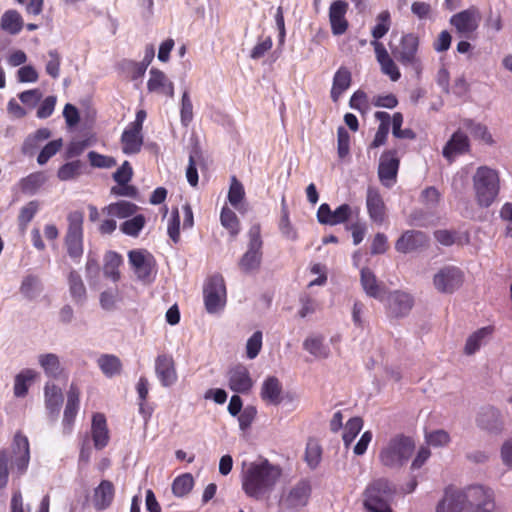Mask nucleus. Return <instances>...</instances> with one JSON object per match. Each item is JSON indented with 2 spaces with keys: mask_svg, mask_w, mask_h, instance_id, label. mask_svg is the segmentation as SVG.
I'll return each instance as SVG.
<instances>
[{
  "mask_svg": "<svg viewBox=\"0 0 512 512\" xmlns=\"http://www.w3.org/2000/svg\"><path fill=\"white\" fill-rule=\"evenodd\" d=\"M282 476V468L268 459L252 462L242 473V489L248 497L261 500L269 495Z\"/></svg>",
  "mask_w": 512,
  "mask_h": 512,
  "instance_id": "1",
  "label": "nucleus"
},
{
  "mask_svg": "<svg viewBox=\"0 0 512 512\" xmlns=\"http://www.w3.org/2000/svg\"><path fill=\"white\" fill-rule=\"evenodd\" d=\"M416 448L414 439L404 434L392 436L379 451L380 464L388 469H400L411 458Z\"/></svg>",
  "mask_w": 512,
  "mask_h": 512,
  "instance_id": "2",
  "label": "nucleus"
},
{
  "mask_svg": "<svg viewBox=\"0 0 512 512\" xmlns=\"http://www.w3.org/2000/svg\"><path fill=\"white\" fill-rule=\"evenodd\" d=\"M395 493L396 488L388 479H375L363 492V506L368 512H393L391 501Z\"/></svg>",
  "mask_w": 512,
  "mask_h": 512,
  "instance_id": "3",
  "label": "nucleus"
},
{
  "mask_svg": "<svg viewBox=\"0 0 512 512\" xmlns=\"http://www.w3.org/2000/svg\"><path fill=\"white\" fill-rule=\"evenodd\" d=\"M475 200L480 207H489L496 200L500 191V178L496 170L480 166L473 175Z\"/></svg>",
  "mask_w": 512,
  "mask_h": 512,
  "instance_id": "4",
  "label": "nucleus"
},
{
  "mask_svg": "<svg viewBox=\"0 0 512 512\" xmlns=\"http://www.w3.org/2000/svg\"><path fill=\"white\" fill-rule=\"evenodd\" d=\"M420 39L415 33L404 34L400 42L391 48L393 57L403 66L411 68L420 78L423 70L422 60L418 55Z\"/></svg>",
  "mask_w": 512,
  "mask_h": 512,
  "instance_id": "5",
  "label": "nucleus"
},
{
  "mask_svg": "<svg viewBox=\"0 0 512 512\" xmlns=\"http://www.w3.org/2000/svg\"><path fill=\"white\" fill-rule=\"evenodd\" d=\"M467 512H493L495 509L494 492L483 485H471L463 490Z\"/></svg>",
  "mask_w": 512,
  "mask_h": 512,
  "instance_id": "6",
  "label": "nucleus"
},
{
  "mask_svg": "<svg viewBox=\"0 0 512 512\" xmlns=\"http://www.w3.org/2000/svg\"><path fill=\"white\" fill-rule=\"evenodd\" d=\"M259 224L251 226L248 232V249L239 260L238 266L242 272L249 274L260 268L262 261V239Z\"/></svg>",
  "mask_w": 512,
  "mask_h": 512,
  "instance_id": "7",
  "label": "nucleus"
},
{
  "mask_svg": "<svg viewBox=\"0 0 512 512\" xmlns=\"http://www.w3.org/2000/svg\"><path fill=\"white\" fill-rule=\"evenodd\" d=\"M68 228L65 235L67 253L71 258H80L83 254V221L84 215L80 211L68 214Z\"/></svg>",
  "mask_w": 512,
  "mask_h": 512,
  "instance_id": "8",
  "label": "nucleus"
},
{
  "mask_svg": "<svg viewBox=\"0 0 512 512\" xmlns=\"http://www.w3.org/2000/svg\"><path fill=\"white\" fill-rule=\"evenodd\" d=\"M311 484L309 480L298 481L286 492H283L279 500L281 511H299L308 504L311 496Z\"/></svg>",
  "mask_w": 512,
  "mask_h": 512,
  "instance_id": "9",
  "label": "nucleus"
},
{
  "mask_svg": "<svg viewBox=\"0 0 512 512\" xmlns=\"http://www.w3.org/2000/svg\"><path fill=\"white\" fill-rule=\"evenodd\" d=\"M481 19L480 10L476 6H470L468 9L452 15L449 22L456 29L460 38L474 39Z\"/></svg>",
  "mask_w": 512,
  "mask_h": 512,
  "instance_id": "10",
  "label": "nucleus"
},
{
  "mask_svg": "<svg viewBox=\"0 0 512 512\" xmlns=\"http://www.w3.org/2000/svg\"><path fill=\"white\" fill-rule=\"evenodd\" d=\"M205 308L209 313H216L226 303V287L221 275L211 276L204 286Z\"/></svg>",
  "mask_w": 512,
  "mask_h": 512,
  "instance_id": "11",
  "label": "nucleus"
},
{
  "mask_svg": "<svg viewBox=\"0 0 512 512\" xmlns=\"http://www.w3.org/2000/svg\"><path fill=\"white\" fill-rule=\"evenodd\" d=\"M464 282L463 271L452 265L442 267L433 277L435 289L443 294H452L458 290Z\"/></svg>",
  "mask_w": 512,
  "mask_h": 512,
  "instance_id": "12",
  "label": "nucleus"
},
{
  "mask_svg": "<svg viewBox=\"0 0 512 512\" xmlns=\"http://www.w3.org/2000/svg\"><path fill=\"white\" fill-rule=\"evenodd\" d=\"M129 263L137 278L144 283L153 281L155 260L152 254L143 249L131 250L128 253Z\"/></svg>",
  "mask_w": 512,
  "mask_h": 512,
  "instance_id": "13",
  "label": "nucleus"
},
{
  "mask_svg": "<svg viewBox=\"0 0 512 512\" xmlns=\"http://www.w3.org/2000/svg\"><path fill=\"white\" fill-rule=\"evenodd\" d=\"M352 213L353 209L349 204H342L332 211L329 204L323 203L318 208L317 220L322 225L335 226L347 222Z\"/></svg>",
  "mask_w": 512,
  "mask_h": 512,
  "instance_id": "14",
  "label": "nucleus"
},
{
  "mask_svg": "<svg viewBox=\"0 0 512 512\" xmlns=\"http://www.w3.org/2000/svg\"><path fill=\"white\" fill-rule=\"evenodd\" d=\"M429 244L428 235L420 230H407L395 242V249L399 253L408 254Z\"/></svg>",
  "mask_w": 512,
  "mask_h": 512,
  "instance_id": "15",
  "label": "nucleus"
},
{
  "mask_svg": "<svg viewBox=\"0 0 512 512\" xmlns=\"http://www.w3.org/2000/svg\"><path fill=\"white\" fill-rule=\"evenodd\" d=\"M13 460L12 465L16 467L17 472L22 475L26 472L30 461L29 441L20 431L14 435L11 444Z\"/></svg>",
  "mask_w": 512,
  "mask_h": 512,
  "instance_id": "16",
  "label": "nucleus"
},
{
  "mask_svg": "<svg viewBox=\"0 0 512 512\" xmlns=\"http://www.w3.org/2000/svg\"><path fill=\"white\" fill-rule=\"evenodd\" d=\"M476 422L480 429L485 430L490 434L498 435L504 430L502 414L493 406L483 407L478 413Z\"/></svg>",
  "mask_w": 512,
  "mask_h": 512,
  "instance_id": "17",
  "label": "nucleus"
},
{
  "mask_svg": "<svg viewBox=\"0 0 512 512\" xmlns=\"http://www.w3.org/2000/svg\"><path fill=\"white\" fill-rule=\"evenodd\" d=\"M249 370L243 364H237L228 371V386L237 393L248 394L253 387Z\"/></svg>",
  "mask_w": 512,
  "mask_h": 512,
  "instance_id": "18",
  "label": "nucleus"
},
{
  "mask_svg": "<svg viewBox=\"0 0 512 512\" xmlns=\"http://www.w3.org/2000/svg\"><path fill=\"white\" fill-rule=\"evenodd\" d=\"M396 153V150H388L380 157L378 176L385 186H390V182L396 179L400 163Z\"/></svg>",
  "mask_w": 512,
  "mask_h": 512,
  "instance_id": "19",
  "label": "nucleus"
},
{
  "mask_svg": "<svg viewBox=\"0 0 512 512\" xmlns=\"http://www.w3.org/2000/svg\"><path fill=\"white\" fill-rule=\"evenodd\" d=\"M155 372L161 384L165 387L173 385L177 380L175 363L172 356L158 355L155 360Z\"/></svg>",
  "mask_w": 512,
  "mask_h": 512,
  "instance_id": "20",
  "label": "nucleus"
},
{
  "mask_svg": "<svg viewBox=\"0 0 512 512\" xmlns=\"http://www.w3.org/2000/svg\"><path fill=\"white\" fill-rule=\"evenodd\" d=\"M469 150L470 141L468 136L464 132L458 130L454 132L451 138L447 141L443 147L442 154L444 158L449 162H452L456 156L467 153Z\"/></svg>",
  "mask_w": 512,
  "mask_h": 512,
  "instance_id": "21",
  "label": "nucleus"
},
{
  "mask_svg": "<svg viewBox=\"0 0 512 512\" xmlns=\"http://www.w3.org/2000/svg\"><path fill=\"white\" fill-rule=\"evenodd\" d=\"M348 10V3L344 0L334 1L329 8V21L334 35H342L348 28V21L345 14Z\"/></svg>",
  "mask_w": 512,
  "mask_h": 512,
  "instance_id": "22",
  "label": "nucleus"
},
{
  "mask_svg": "<svg viewBox=\"0 0 512 512\" xmlns=\"http://www.w3.org/2000/svg\"><path fill=\"white\" fill-rule=\"evenodd\" d=\"M371 44L374 47L382 73L389 76L392 81L399 80L401 73L384 45L379 41H372Z\"/></svg>",
  "mask_w": 512,
  "mask_h": 512,
  "instance_id": "23",
  "label": "nucleus"
},
{
  "mask_svg": "<svg viewBox=\"0 0 512 512\" xmlns=\"http://www.w3.org/2000/svg\"><path fill=\"white\" fill-rule=\"evenodd\" d=\"M387 302L388 310L394 317L407 315L414 304L412 296L401 291L391 292L387 298Z\"/></svg>",
  "mask_w": 512,
  "mask_h": 512,
  "instance_id": "24",
  "label": "nucleus"
},
{
  "mask_svg": "<svg viewBox=\"0 0 512 512\" xmlns=\"http://www.w3.org/2000/svg\"><path fill=\"white\" fill-rule=\"evenodd\" d=\"M465 509L464 492L452 487L445 489L443 498L436 506V512H461Z\"/></svg>",
  "mask_w": 512,
  "mask_h": 512,
  "instance_id": "25",
  "label": "nucleus"
},
{
  "mask_svg": "<svg viewBox=\"0 0 512 512\" xmlns=\"http://www.w3.org/2000/svg\"><path fill=\"white\" fill-rule=\"evenodd\" d=\"M115 487L109 480H102L94 489L92 503L96 510L102 511L109 508L114 500Z\"/></svg>",
  "mask_w": 512,
  "mask_h": 512,
  "instance_id": "26",
  "label": "nucleus"
},
{
  "mask_svg": "<svg viewBox=\"0 0 512 512\" xmlns=\"http://www.w3.org/2000/svg\"><path fill=\"white\" fill-rule=\"evenodd\" d=\"M366 205L370 219L377 224H382L386 216V207L377 189L368 188Z\"/></svg>",
  "mask_w": 512,
  "mask_h": 512,
  "instance_id": "27",
  "label": "nucleus"
},
{
  "mask_svg": "<svg viewBox=\"0 0 512 512\" xmlns=\"http://www.w3.org/2000/svg\"><path fill=\"white\" fill-rule=\"evenodd\" d=\"M360 283L364 292L372 298L382 300L385 295V286L378 282L374 272L364 267L360 272Z\"/></svg>",
  "mask_w": 512,
  "mask_h": 512,
  "instance_id": "28",
  "label": "nucleus"
},
{
  "mask_svg": "<svg viewBox=\"0 0 512 512\" xmlns=\"http://www.w3.org/2000/svg\"><path fill=\"white\" fill-rule=\"evenodd\" d=\"M283 387L280 380L275 376H268L262 386L261 399L271 405H279L282 401Z\"/></svg>",
  "mask_w": 512,
  "mask_h": 512,
  "instance_id": "29",
  "label": "nucleus"
},
{
  "mask_svg": "<svg viewBox=\"0 0 512 512\" xmlns=\"http://www.w3.org/2000/svg\"><path fill=\"white\" fill-rule=\"evenodd\" d=\"M147 88L150 92H158L167 95L170 98L174 97V85L168 80L164 72L152 68L150 70V78L147 82Z\"/></svg>",
  "mask_w": 512,
  "mask_h": 512,
  "instance_id": "30",
  "label": "nucleus"
},
{
  "mask_svg": "<svg viewBox=\"0 0 512 512\" xmlns=\"http://www.w3.org/2000/svg\"><path fill=\"white\" fill-rule=\"evenodd\" d=\"M142 130H135L134 127L128 126L121 136L122 151L125 154H137L143 145Z\"/></svg>",
  "mask_w": 512,
  "mask_h": 512,
  "instance_id": "31",
  "label": "nucleus"
},
{
  "mask_svg": "<svg viewBox=\"0 0 512 512\" xmlns=\"http://www.w3.org/2000/svg\"><path fill=\"white\" fill-rule=\"evenodd\" d=\"M92 438L96 449H103L109 442V432L106 418L101 413H96L92 418Z\"/></svg>",
  "mask_w": 512,
  "mask_h": 512,
  "instance_id": "32",
  "label": "nucleus"
},
{
  "mask_svg": "<svg viewBox=\"0 0 512 512\" xmlns=\"http://www.w3.org/2000/svg\"><path fill=\"white\" fill-rule=\"evenodd\" d=\"M63 403V394L59 387L54 384L45 386V404L52 420H56Z\"/></svg>",
  "mask_w": 512,
  "mask_h": 512,
  "instance_id": "33",
  "label": "nucleus"
},
{
  "mask_svg": "<svg viewBox=\"0 0 512 512\" xmlns=\"http://www.w3.org/2000/svg\"><path fill=\"white\" fill-rule=\"evenodd\" d=\"M351 81V72L348 70V68L340 67L336 71L331 89V98L334 102H337L344 91L350 87Z\"/></svg>",
  "mask_w": 512,
  "mask_h": 512,
  "instance_id": "34",
  "label": "nucleus"
},
{
  "mask_svg": "<svg viewBox=\"0 0 512 512\" xmlns=\"http://www.w3.org/2000/svg\"><path fill=\"white\" fill-rule=\"evenodd\" d=\"M69 292L76 304H84L87 299V292L80 274L72 270L68 275Z\"/></svg>",
  "mask_w": 512,
  "mask_h": 512,
  "instance_id": "35",
  "label": "nucleus"
},
{
  "mask_svg": "<svg viewBox=\"0 0 512 512\" xmlns=\"http://www.w3.org/2000/svg\"><path fill=\"white\" fill-rule=\"evenodd\" d=\"M493 333V327L486 326L472 333L466 340L464 353L473 355L485 343L486 339Z\"/></svg>",
  "mask_w": 512,
  "mask_h": 512,
  "instance_id": "36",
  "label": "nucleus"
},
{
  "mask_svg": "<svg viewBox=\"0 0 512 512\" xmlns=\"http://www.w3.org/2000/svg\"><path fill=\"white\" fill-rule=\"evenodd\" d=\"M138 206L129 201H118L111 203L103 209V212L110 217L127 218L136 213Z\"/></svg>",
  "mask_w": 512,
  "mask_h": 512,
  "instance_id": "37",
  "label": "nucleus"
},
{
  "mask_svg": "<svg viewBox=\"0 0 512 512\" xmlns=\"http://www.w3.org/2000/svg\"><path fill=\"white\" fill-rule=\"evenodd\" d=\"M97 364L103 374L109 378L119 375L122 371L121 360L112 354L101 355L97 360Z\"/></svg>",
  "mask_w": 512,
  "mask_h": 512,
  "instance_id": "38",
  "label": "nucleus"
},
{
  "mask_svg": "<svg viewBox=\"0 0 512 512\" xmlns=\"http://www.w3.org/2000/svg\"><path fill=\"white\" fill-rule=\"evenodd\" d=\"M104 261L103 272L105 277L117 282L120 279L119 266L123 262L121 255L117 252L109 251L105 254Z\"/></svg>",
  "mask_w": 512,
  "mask_h": 512,
  "instance_id": "39",
  "label": "nucleus"
},
{
  "mask_svg": "<svg viewBox=\"0 0 512 512\" xmlns=\"http://www.w3.org/2000/svg\"><path fill=\"white\" fill-rule=\"evenodd\" d=\"M0 27L9 34H18L23 27V19L16 10H7L1 17Z\"/></svg>",
  "mask_w": 512,
  "mask_h": 512,
  "instance_id": "40",
  "label": "nucleus"
},
{
  "mask_svg": "<svg viewBox=\"0 0 512 512\" xmlns=\"http://www.w3.org/2000/svg\"><path fill=\"white\" fill-rule=\"evenodd\" d=\"M303 348L316 358L326 359L330 355V349L324 344L322 336L306 338L303 342Z\"/></svg>",
  "mask_w": 512,
  "mask_h": 512,
  "instance_id": "41",
  "label": "nucleus"
},
{
  "mask_svg": "<svg viewBox=\"0 0 512 512\" xmlns=\"http://www.w3.org/2000/svg\"><path fill=\"white\" fill-rule=\"evenodd\" d=\"M244 196L245 191L242 183L238 181L235 176H232L228 192V200L230 204L241 213L245 211L244 203L242 202Z\"/></svg>",
  "mask_w": 512,
  "mask_h": 512,
  "instance_id": "42",
  "label": "nucleus"
},
{
  "mask_svg": "<svg viewBox=\"0 0 512 512\" xmlns=\"http://www.w3.org/2000/svg\"><path fill=\"white\" fill-rule=\"evenodd\" d=\"M46 180L44 173H32L20 181L21 191L24 194L33 195L44 185Z\"/></svg>",
  "mask_w": 512,
  "mask_h": 512,
  "instance_id": "43",
  "label": "nucleus"
},
{
  "mask_svg": "<svg viewBox=\"0 0 512 512\" xmlns=\"http://www.w3.org/2000/svg\"><path fill=\"white\" fill-rule=\"evenodd\" d=\"M35 377V372L31 369H24L15 376L14 395L16 397H25L28 393L29 385Z\"/></svg>",
  "mask_w": 512,
  "mask_h": 512,
  "instance_id": "44",
  "label": "nucleus"
},
{
  "mask_svg": "<svg viewBox=\"0 0 512 512\" xmlns=\"http://www.w3.org/2000/svg\"><path fill=\"white\" fill-rule=\"evenodd\" d=\"M83 167L80 160L67 162L58 169L57 176L61 181L73 180L82 174Z\"/></svg>",
  "mask_w": 512,
  "mask_h": 512,
  "instance_id": "45",
  "label": "nucleus"
},
{
  "mask_svg": "<svg viewBox=\"0 0 512 512\" xmlns=\"http://www.w3.org/2000/svg\"><path fill=\"white\" fill-rule=\"evenodd\" d=\"M42 290L41 282L39 278L35 275H27L24 277L21 286L20 292L28 299H33L37 297Z\"/></svg>",
  "mask_w": 512,
  "mask_h": 512,
  "instance_id": "46",
  "label": "nucleus"
},
{
  "mask_svg": "<svg viewBox=\"0 0 512 512\" xmlns=\"http://www.w3.org/2000/svg\"><path fill=\"white\" fill-rule=\"evenodd\" d=\"M193 485V476L190 473H185L174 479L172 483V492L177 497H183L192 490Z\"/></svg>",
  "mask_w": 512,
  "mask_h": 512,
  "instance_id": "47",
  "label": "nucleus"
},
{
  "mask_svg": "<svg viewBox=\"0 0 512 512\" xmlns=\"http://www.w3.org/2000/svg\"><path fill=\"white\" fill-rule=\"evenodd\" d=\"M464 127L470 132V134L476 138L484 141L487 144H492L493 139L491 134L488 132L487 126L476 123L471 119H466L463 122Z\"/></svg>",
  "mask_w": 512,
  "mask_h": 512,
  "instance_id": "48",
  "label": "nucleus"
},
{
  "mask_svg": "<svg viewBox=\"0 0 512 512\" xmlns=\"http://www.w3.org/2000/svg\"><path fill=\"white\" fill-rule=\"evenodd\" d=\"M145 223V217L142 214H138L132 219L124 221L120 225V230L128 236L137 237L140 231L144 228Z\"/></svg>",
  "mask_w": 512,
  "mask_h": 512,
  "instance_id": "49",
  "label": "nucleus"
},
{
  "mask_svg": "<svg viewBox=\"0 0 512 512\" xmlns=\"http://www.w3.org/2000/svg\"><path fill=\"white\" fill-rule=\"evenodd\" d=\"M322 456V448L316 440L310 439L307 442L306 451H305V460L308 466L311 469H315L320 461Z\"/></svg>",
  "mask_w": 512,
  "mask_h": 512,
  "instance_id": "50",
  "label": "nucleus"
},
{
  "mask_svg": "<svg viewBox=\"0 0 512 512\" xmlns=\"http://www.w3.org/2000/svg\"><path fill=\"white\" fill-rule=\"evenodd\" d=\"M39 363L47 375L57 377L60 374V362L57 355L52 353L40 355Z\"/></svg>",
  "mask_w": 512,
  "mask_h": 512,
  "instance_id": "51",
  "label": "nucleus"
},
{
  "mask_svg": "<svg viewBox=\"0 0 512 512\" xmlns=\"http://www.w3.org/2000/svg\"><path fill=\"white\" fill-rule=\"evenodd\" d=\"M362 427L363 420L360 417H353L346 423L343 433V441L345 446L348 447L354 441Z\"/></svg>",
  "mask_w": 512,
  "mask_h": 512,
  "instance_id": "52",
  "label": "nucleus"
},
{
  "mask_svg": "<svg viewBox=\"0 0 512 512\" xmlns=\"http://www.w3.org/2000/svg\"><path fill=\"white\" fill-rule=\"evenodd\" d=\"M220 220L221 224L229 230L232 237L239 233V221L231 209L224 207L221 211Z\"/></svg>",
  "mask_w": 512,
  "mask_h": 512,
  "instance_id": "53",
  "label": "nucleus"
},
{
  "mask_svg": "<svg viewBox=\"0 0 512 512\" xmlns=\"http://www.w3.org/2000/svg\"><path fill=\"white\" fill-rule=\"evenodd\" d=\"M403 123V115L400 112H397L392 117V134L396 138L400 139H415L416 134L412 129L402 130L401 126Z\"/></svg>",
  "mask_w": 512,
  "mask_h": 512,
  "instance_id": "54",
  "label": "nucleus"
},
{
  "mask_svg": "<svg viewBox=\"0 0 512 512\" xmlns=\"http://www.w3.org/2000/svg\"><path fill=\"white\" fill-rule=\"evenodd\" d=\"M39 204L37 201H30L27 205L22 207L18 216L19 227L22 232L27 228L29 222L33 219L38 211Z\"/></svg>",
  "mask_w": 512,
  "mask_h": 512,
  "instance_id": "55",
  "label": "nucleus"
},
{
  "mask_svg": "<svg viewBox=\"0 0 512 512\" xmlns=\"http://www.w3.org/2000/svg\"><path fill=\"white\" fill-rule=\"evenodd\" d=\"M63 146V140L61 138L55 139L47 143L40 151L37 162L39 165H44L48 160L53 157Z\"/></svg>",
  "mask_w": 512,
  "mask_h": 512,
  "instance_id": "56",
  "label": "nucleus"
},
{
  "mask_svg": "<svg viewBox=\"0 0 512 512\" xmlns=\"http://www.w3.org/2000/svg\"><path fill=\"white\" fill-rule=\"evenodd\" d=\"M390 28V13L388 11H382L377 16V24L372 29V36L374 41H378L382 38Z\"/></svg>",
  "mask_w": 512,
  "mask_h": 512,
  "instance_id": "57",
  "label": "nucleus"
},
{
  "mask_svg": "<svg viewBox=\"0 0 512 512\" xmlns=\"http://www.w3.org/2000/svg\"><path fill=\"white\" fill-rule=\"evenodd\" d=\"M281 233L292 241H295L298 237L296 230L293 228L289 221V213L285 205V199H282V217L279 224Z\"/></svg>",
  "mask_w": 512,
  "mask_h": 512,
  "instance_id": "58",
  "label": "nucleus"
},
{
  "mask_svg": "<svg viewBox=\"0 0 512 512\" xmlns=\"http://www.w3.org/2000/svg\"><path fill=\"white\" fill-rule=\"evenodd\" d=\"M350 152V135L348 131L340 126L337 130V153L340 159L345 158Z\"/></svg>",
  "mask_w": 512,
  "mask_h": 512,
  "instance_id": "59",
  "label": "nucleus"
},
{
  "mask_svg": "<svg viewBox=\"0 0 512 512\" xmlns=\"http://www.w3.org/2000/svg\"><path fill=\"white\" fill-rule=\"evenodd\" d=\"M87 157L90 165L96 168H112L117 164L115 158L99 154L95 151H90Z\"/></svg>",
  "mask_w": 512,
  "mask_h": 512,
  "instance_id": "60",
  "label": "nucleus"
},
{
  "mask_svg": "<svg viewBox=\"0 0 512 512\" xmlns=\"http://www.w3.org/2000/svg\"><path fill=\"white\" fill-rule=\"evenodd\" d=\"M180 117L184 126H188L193 119V105L188 90L182 95Z\"/></svg>",
  "mask_w": 512,
  "mask_h": 512,
  "instance_id": "61",
  "label": "nucleus"
},
{
  "mask_svg": "<svg viewBox=\"0 0 512 512\" xmlns=\"http://www.w3.org/2000/svg\"><path fill=\"white\" fill-rule=\"evenodd\" d=\"M122 70L126 72L132 80H136L144 76L146 68L139 62L132 60H123L120 64Z\"/></svg>",
  "mask_w": 512,
  "mask_h": 512,
  "instance_id": "62",
  "label": "nucleus"
},
{
  "mask_svg": "<svg viewBox=\"0 0 512 512\" xmlns=\"http://www.w3.org/2000/svg\"><path fill=\"white\" fill-rule=\"evenodd\" d=\"M197 158H200V152L194 149L189 156V164L186 170V177L189 184L195 187L198 184Z\"/></svg>",
  "mask_w": 512,
  "mask_h": 512,
  "instance_id": "63",
  "label": "nucleus"
},
{
  "mask_svg": "<svg viewBox=\"0 0 512 512\" xmlns=\"http://www.w3.org/2000/svg\"><path fill=\"white\" fill-rule=\"evenodd\" d=\"M262 348V332L256 331L247 340L246 343V355L249 359H254L258 356Z\"/></svg>",
  "mask_w": 512,
  "mask_h": 512,
  "instance_id": "64",
  "label": "nucleus"
}]
</instances>
